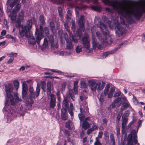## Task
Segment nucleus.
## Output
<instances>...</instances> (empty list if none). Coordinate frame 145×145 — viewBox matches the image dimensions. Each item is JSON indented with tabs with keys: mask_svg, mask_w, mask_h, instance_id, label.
<instances>
[{
	"mask_svg": "<svg viewBox=\"0 0 145 145\" xmlns=\"http://www.w3.org/2000/svg\"><path fill=\"white\" fill-rule=\"evenodd\" d=\"M105 4L111 6L121 16L126 19L130 18L131 16L139 20L143 13H145V0H143L139 5H131L125 7L122 1L119 2L115 0H102Z\"/></svg>",
	"mask_w": 145,
	"mask_h": 145,
	"instance_id": "nucleus-1",
	"label": "nucleus"
},
{
	"mask_svg": "<svg viewBox=\"0 0 145 145\" xmlns=\"http://www.w3.org/2000/svg\"><path fill=\"white\" fill-rule=\"evenodd\" d=\"M5 87L6 96L5 108H7V106H8L10 104L9 98L10 100L11 105H15L18 101H22L21 99L19 98L17 94L13 93H12L13 88L11 84H8L6 85Z\"/></svg>",
	"mask_w": 145,
	"mask_h": 145,
	"instance_id": "nucleus-2",
	"label": "nucleus"
},
{
	"mask_svg": "<svg viewBox=\"0 0 145 145\" xmlns=\"http://www.w3.org/2000/svg\"><path fill=\"white\" fill-rule=\"evenodd\" d=\"M94 23L95 24H97V23H98V27L101 29L104 35L106 37V38H103L101 35L98 32H96L97 36L101 42L102 43H106L107 42L106 38L109 37V33L106 25L101 21L100 18L98 16L95 17Z\"/></svg>",
	"mask_w": 145,
	"mask_h": 145,
	"instance_id": "nucleus-3",
	"label": "nucleus"
},
{
	"mask_svg": "<svg viewBox=\"0 0 145 145\" xmlns=\"http://www.w3.org/2000/svg\"><path fill=\"white\" fill-rule=\"evenodd\" d=\"M20 0H8L7 2V5H9L10 7L11 10L13 7L16 5L15 8L13 9L12 13H10L9 16L10 17L11 20L13 23L17 21L16 19V12H18L21 7V5L19 4Z\"/></svg>",
	"mask_w": 145,
	"mask_h": 145,
	"instance_id": "nucleus-4",
	"label": "nucleus"
},
{
	"mask_svg": "<svg viewBox=\"0 0 145 145\" xmlns=\"http://www.w3.org/2000/svg\"><path fill=\"white\" fill-rule=\"evenodd\" d=\"M107 24L111 29H113L115 28L116 34L119 37L121 36L126 33L125 28L121 25L117 20L115 21L114 24L113 22L109 21L107 22Z\"/></svg>",
	"mask_w": 145,
	"mask_h": 145,
	"instance_id": "nucleus-5",
	"label": "nucleus"
},
{
	"mask_svg": "<svg viewBox=\"0 0 145 145\" xmlns=\"http://www.w3.org/2000/svg\"><path fill=\"white\" fill-rule=\"evenodd\" d=\"M67 98L64 97V99L62 103V109L68 110L69 113L70 114L71 116L73 115L72 111L74 109V106L72 103H71L70 104L69 107V102Z\"/></svg>",
	"mask_w": 145,
	"mask_h": 145,
	"instance_id": "nucleus-6",
	"label": "nucleus"
},
{
	"mask_svg": "<svg viewBox=\"0 0 145 145\" xmlns=\"http://www.w3.org/2000/svg\"><path fill=\"white\" fill-rule=\"evenodd\" d=\"M127 99L125 97L123 96L121 98L118 97L111 104V106L112 108H115L117 106L120 107L123 103V102H126Z\"/></svg>",
	"mask_w": 145,
	"mask_h": 145,
	"instance_id": "nucleus-7",
	"label": "nucleus"
},
{
	"mask_svg": "<svg viewBox=\"0 0 145 145\" xmlns=\"http://www.w3.org/2000/svg\"><path fill=\"white\" fill-rule=\"evenodd\" d=\"M40 89V86L37 84L36 89L35 93L33 87H30L29 88V95L31 98H34L35 97H37L39 95Z\"/></svg>",
	"mask_w": 145,
	"mask_h": 145,
	"instance_id": "nucleus-8",
	"label": "nucleus"
},
{
	"mask_svg": "<svg viewBox=\"0 0 145 145\" xmlns=\"http://www.w3.org/2000/svg\"><path fill=\"white\" fill-rule=\"evenodd\" d=\"M29 29H28L26 26L21 25L20 26L19 30V34L21 37L25 36V37H28L30 33Z\"/></svg>",
	"mask_w": 145,
	"mask_h": 145,
	"instance_id": "nucleus-9",
	"label": "nucleus"
},
{
	"mask_svg": "<svg viewBox=\"0 0 145 145\" xmlns=\"http://www.w3.org/2000/svg\"><path fill=\"white\" fill-rule=\"evenodd\" d=\"M90 39L89 37L88 34L85 33L84 37L82 38L81 40L82 43L85 48L87 49H89L90 45L89 44V40Z\"/></svg>",
	"mask_w": 145,
	"mask_h": 145,
	"instance_id": "nucleus-10",
	"label": "nucleus"
},
{
	"mask_svg": "<svg viewBox=\"0 0 145 145\" xmlns=\"http://www.w3.org/2000/svg\"><path fill=\"white\" fill-rule=\"evenodd\" d=\"M87 91L84 90L83 91L80 95L79 102L81 103V105L82 104H86L87 103L86 101L88 98L87 96Z\"/></svg>",
	"mask_w": 145,
	"mask_h": 145,
	"instance_id": "nucleus-11",
	"label": "nucleus"
},
{
	"mask_svg": "<svg viewBox=\"0 0 145 145\" xmlns=\"http://www.w3.org/2000/svg\"><path fill=\"white\" fill-rule=\"evenodd\" d=\"M54 41L53 36L52 35H46V37L44 40V45L45 46H48L49 44L52 43V42Z\"/></svg>",
	"mask_w": 145,
	"mask_h": 145,
	"instance_id": "nucleus-12",
	"label": "nucleus"
},
{
	"mask_svg": "<svg viewBox=\"0 0 145 145\" xmlns=\"http://www.w3.org/2000/svg\"><path fill=\"white\" fill-rule=\"evenodd\" d=\"M88 85L92 91L95 92L97 89L98 83L95 80H91L89 81Z\"/></svg>",
	"mask_w": 145,
	"mask_h": 145,
	"instance_id": "nucleus-13",
	"label": "nucleus"
},
{
	"mask_svg": "<svg viewBox=\"0 0 145 145\" xmlns=\"http://www.w3.org/2000/svg\"><path fill=\"white\" fill-rule=\"evenodd\" d=\"M39 31L38 29L36 28V31L35 33V36L36 38V40L37 44H39L40 43V40L43 37V35L41 32H38Z\"/></svg>",
	"mask_w": 145,
	"mask_h": 145,
	"instance_id": "nucleus-14",
	"label": "nucleus"
},
{
	"mask_svg": "<svg viewBox=\"0 0 145 145\" xmlns=\"http://www.w3.org/2000/svg\"><path fill=\"white\" fill-rule=\"evenodd\" d=\"M84 17L83 15H81L78 20V24L80 29L83 31H84L85 29L84 25Z\"/></svg>",
	"mask_w": 145,
	"mask_h": 145,
	"instance_id": "nucleus-15",
	"label": "nucleus"
},
{
	"mask_svg": "<svg viewBox=\"0 0 145 145\" xmlns=\"http://www.w3.org/2000/svg\"><path fill=\"white\" fill-rule=\"evenodd\" d=\"M24 12L23 10H21L18 15V19H17V21L16 22V27H19L21 21L24 19Z\"/></svg>",
	"mask_w": 145,
	"mask_h": 145,
	"instance_id": "nucleus-16",
	"label": "nucleus"
},
{
	"mask_svg": "<svg viewBox=\"0 0 145 145\" xmlns=\"http://www.w3.org/2000/svg\"><path fill=\"white\" fill-rule=\"evenodd\" d=\"M92 41L93 48H97L99 49H101V44L97 41L95 38L93 36L92 37Z\"/></svg>",
	"mask_w": 145,
	"mask_h": 145,
	"instance_id": "nucleus-17",
	"label": "nucleus"
},
{
	"mask_svg": "<svg viewBox=\"0 0 145 145\" xmlns=\"http://www.w3.org/2000/svg\"><path fill=\"white\" fill-rule=\"evenodd\" d=\"M66 97L65 98H67L68 99L70 97L73 101H74L75 100V98L72 89L69 90L66 93Z\"/></svg>",
	"mask_w": 145,
	"mask_h": 145,
	"instance_id": "nucleus-18",
	"label": "nucleus"
},
{
	"mask_svg": "<svg viewBox=\"0 0 145 145\" xmlns=\"http://www.w3.org/2000/svg\"><path fill=\"white\" fill-rule=\"evenodd\" d=\"M80 110L81 113L87 112L88 111V108L87 104H82L80 105V108L79 109Z\"/></svg>",
	"mask_w": 145,
	"mask_h": 145,
	"instance_id": "nucleus-19",
	"label": "nucleus"
},
{
	"mask_svg": "<svg viewBox=\"0 0 145 145\" xmlns=\"http://www.w3.org/2000/svg\"><path fill=\"white\" fill-rule=\"evenodd\" d=\"M61 119L63 120H66L68 119V114L67 110L62 109L61 115Z\"/></svg>",
	"mask_w": 145,
	"mask_h": 145,
	"instance_id": "nucleus-20",
	"label": "nucleus"
},
{
	"mask_svg": "<svg viewBox=\"0 0 145 145\" xmlns=\"http://www.w3.org/2000/svg\"><path fill=\"white\" fill-rule=\"evenodd\" d=\"M128 120V118H123V116H122L121 118V120L122 121L121 129L122 131L125 130V127H126L127 124V123Z\"/></svg>",
	"mask_w": 145,
	"mask_h": 145,
	"instance_id": "nucleus-21",
	"label": "nucleus"
},
{
	"mask_svg": "<svg viewBox=\"0 0 145 145\" xmlns=\"http://www.w3.org/2000/svg\"><path fill=\"white\" fill-rule=\"evenodd\" d=\"M117 51V48H115L112 50L105 52L103 53L102 57L103 58H106L109 55L114 53Z\"/></svg>",
	"mask_w": 145,
	"mask_h": 145,
	"instance_id": "nucleus-22",
	"label": "nucleus"
},
{
	"mask_svg": "<svg viewBox=\"0 0 145 145\" xmlns=\"http://www.w3.org/2000/svg\"><path fill=\"white\" fill-rule=\"evenodd\" d=\"M26 37L29 38L28 41L29 44L34 45L36 43V39L33 36V35L30 34L28 37Z\"/></svg>",
	"mask_w": 145,
	"mask_h": 145,
	"instance_id": "nucleus-23",
	"label": "nucleus"
},
{
	"mask_svg": "<svg viewBox=\"0 0 145 145\" xmlns=\"http://www.w3.org/2000/svg\"><path fill=\"white\" fill-rule=\"evenodd\" d=\"M65 127L71 130L74 129V125L72 122L70 120H68L65 123Z\"/></svg>",
	"mask_w": 145,
	"mask_h": 145,
	"instance_id": "nucleus-24",
	"label": "nucleus"
},
{
	"mask_svg": "<svg viewBox=\"0 0 145 145\" xmlns=\"http://www.w3.org/2000/svg\"><path fill=\"white\" fill-rule=\"evenodd\" d=\"M98 86L97 87V90L100 91L102 90L104 88L105 85V83L103 81H100L97 83Z\"/></svg>",
	"mask_w": 145,
	"mask_h": 145,
	"instance_id": "nucleus-25",
	"label": "nucleus"
},
{
	"mask_svg": "<svg viewBox=\"0 0 145 145\" xmlns=\"http://www.w3.org/2000/svg\"><path fill=\"white\" fill-rule=\"evenodd\" d=\"M106 96L104 95V94H103V93H102L100 95V96L98 97V98L99 99V101L101 103L103 102L105 100Z\"/></svg>",
	"mask_w": 145,
	"mask_h": 145,
	"instance_id": "nucleus-26",
	"label": "nucleus"
},
{
	"mask_svg": "<svg viewBox=\"0 0 145 145\" xmlns=\"http://www.w3.org/2000/svg\"><path fill=\"white\" fill-rule=\"evenodd\" d=\"M66 48L69 50L72 49L73 47V46L72 43L70 41H69L68 40H66Z\"/></svg>",
	"mask_w": 145,
	"mask_h": 145,
	"instance_id": "nucleus-27",
	"label": "nucleus"
},
{
	"mask_svg": "<svg viewBox=\"0 0 145 145\" xmlns=\"http://www.w3.org/2000/svg\"><path fill=\"white\" fill-rule=\"evenodd\" d=\"M132 138V136L131 135H129L127 138V143L126 145H133Z\"/></svg>",
	"mask_w": 145,
	"mask_h": 145,
	"instance_id": "nucleus-28",
	"label": "nucleus"
},
{
	"mask_svg": "<svg viewBox=\"0 0 145 145\" xmlns=\"http://www.w3.org/2000/svg\"><path fill=\"white\" fill-rule=\"evenodd\" d=\"M90 127L89 124L87 121H84L82 125V127L86 130Z\"/></svg>",
	"mask_w": 145,
	"mask_h": 145,
	"instance_id": "nucleus-29",
	"label": "nucleus"
},
{
	"mask_svg": "<svg viewBox=\"0 0 145 145\" xmlns=\"http://www.w3.org/2000/svg\"><path fill=\"white\" fill-rule=\"evenodd\" d=\"M51 47L52 48L54 49L55 48H57L58 47V43L57 42H54V41L52 42V43H50Z\"/></svg>",
	"mask_w": 145,
	"mask_h": 145,
	"instance_id": "nucleus-30",
	"label": "nucleus"
},
{
	"mask_svg": "<svg viewBox=\"0 0 145 145\" xmlns=\"http://www.w3.org/2000/svg\"><path fill=\"white\" fill-rule=\"evenodd\" d=\"M110 87V86L109 85L107 84L103 91L102 92L103 93V94L106 96L108 94Z\"/></svg>",
	"mask_w": 145,
	"mask_h": 145,
	"instance_id": "nucleus-31",
	"label": "nucleus"
},
{
	"mask_svg": "<svg viewBox=\"0 0 145 145\" xmlns=\"http://www.w3.org/2000/svg\"><path fill=\"white\" fill-rule=\"evenodd\" d=\"M114 91L115 89L113 88H110L108 95V98H112Z\"/></svg>",
	"mask_w": 145,
	"mask_h": 145,
	"instance_id": "nucleus-32",
	"label": "nucleus"
},
{
	"mask_svg": "<svg viewBox=\"0 0 145 145\" xmlns=\"http://www.w3.org/2000/svg\"><path fill=\"white\" fill-rule=\"evenodd\" d=\"M91 8L92 9L98 11H100L101 8V6L99 5L96 6L91 5Z\"/></svg>",
	"mask_w": 145,
	"mask_h": 145,
	"instance_id": "nucleus-33",
	"label": "nucleus"
},
{
	"mask_svg": "<svg viewBox=\"0 0 145 145\" xmlns=\"http://www.w3.org/2000/svg\"><path fill=\"white\" fill-rule=\"evenodd\" d=\"M32 20H28L27 22L26 23V26L27 27V28L28 29H29L30 30L32 28Z\"/></svg>",
	"mask_w": 145,
	"mask_h": 145,
	"instance_id": "nucleus-34",
	"label": "nucleus"
},
{
	"mask_svg": "<svg viewBox=\"0 0 145 145\" xmlns=\"http://www.w3.org/2000/svg\"><path fill=\"white\" fill-rule=\"evenodd\" d=\"M67 13V14L65 16V18L67 20H69V19H71V11L70 10H68Z\"/></svg>",
	"mask_w": 145,
	"mask_h": 145,
	"instance_id": "nucleus-35",
	"label": "nucleus"
},
{
	"mask_svg": "<svg viewBox=\"0 0 145 145\" xmlns=\"http://www.w3.org/2000/svg\"><path fill=\"white\" fill-rule=\"evenodd\" d=\"M39 20L41 25H44L45 24V20L44 18V16L43 15H41L39 17Z\"/></svg>",
	"mask_w": 145,
	"mask_h": 145,
	"instance_id": "nucleus-36",
	"label": "nucleus"
},
{
	"mask_svg": "<svg viewBox=\"0 0 145 145\" xmlns=\"http://www.w3.org/2000/svg\"><path fill=\"white\" fill-rule=\"evenodd\" d=\"M128 43V42L127 41H125L121 44L120 45H117V46L115 47V48H117V50H118V49L120 48L121 47V46L122 45H125V44H127Z\"/></svg>",
	"mask_w": 145,
	"mask_h": 145,
	"instance_id": "nucleus-37",
	"label": "nucleus"
},
{
	"mask_svg": "<svg viewBox=\"0 0 145 145\" xmlns=\"http://www.w3.org/2000/svg\"><path fill=\"white\" fill-rule=\"evenodd\" d=\"M50 25L51 30L53 32H54V31L55 29V27L54 23L52 22H50Z\"/></svg>",
	"mask_w": 145,
	"mask_h": 145,
	"instance_id": "nucleus-38",
	"label": "nucleus"
},
{
	"mask_svg": "<svg viewBox=\"0 0 145 145\" xmlns=\"http://www.w3.org/2000/svg\"><path fill=\"white\" fill-rule=\"evenodd\" d=\"M26 102L27 105H29L32 104L33 103L34 101L31 98H29L26 99Z\"/></svg>",
	"mask_w": 145,
	"mask_h": 145,
	"instance_id": "nucleus-39",
	"label": "nucleus"
},
{
	"mask_svg": "<svg viewBox=\"0 0 145 145\" xmlns=\"http://www.w3.org/2000/svg\"><path fill=\"white\" fill-rule=\"evenodd\" d=\"M51 101L56 102V96L55 95L53 94H50V95Z\"/></svg>",
	"mask_w": 145,
	"mask_h": 145,
	"instance_id": "nucleus-40",
	"label": "nucleus"
},
{
	"mask_svg": "<svg viewBox=\"0 0 145 145\" xmlns=\"http://www.w3.org/2000/svg\"><path fill=\"white\" fill-rule=\"evenodd\" d=\"M110 138L111 139L110 143L112 145H114L115 144V140L114 138V135L112 134H111L110 135Z\"/></svg>",
	"mask_w": 145,
	"mask_h": 145,
	"instance_id": "nucleus-41",
	"label": "nucleus"
},
{
	"mask_svg": "<svg viewBox=\"0 0 145 145\" xmlns=\"http://www.w3.org/2000/svg\"><path fill=\"white\" fill-rule=\"evenodd\" d=\"M13 84L16 89H18V86L19 85V82L17 80H15L14 81Z\"/></svg>",
	"mask_w": 145,
	"mask_h": 145,
	"instance_id": "nucleus-42",
	"label": "nucleus"
},
{
	"mask_svg": "<svg viewBox=\"0 0 145 145\" xmlns=\"http://www.w3.org/2000/svg\"><path fill=\"white\" fill-rule=\"evenodd\" d=\"M69 20H67L66 21V22L64 24V26L67 31H69V28L68 24Z\"/></svg>",
	"mask_w": 145,
	"mask_h": 145,
	"instance_id": "nucleus-43",
	"label": "nucleus"
},
{
	"mask_svg": "<svg viewBox=\"0 0 145 145\" xmlns=\"http://www.w3.org/2000/svg\"><path fill=\"white\" fill-rule=\"evenodd\" d=\"M84 115L82 114H78V117L80 122L84 120Z\"/></svg>",
	"mask_w": 145,
	"mask_h": 145,
	"instance_id": "nucleus-44",
	"label": "nucleus"
},
{
	"mask_svg": "<svg viewBox=\"0 0 145 145\" xmlns=\"http://www.w3.org/2000/svg\"><path fill=\"white\" fill-rule=\"evenodd\" d=\"M76 51L77 53H79L82 51V48L81 46H78L76 48Z\"/></svg>",
	"mask_w": 145,
	"mask_h": 145,
	"instance_id": "nucleus-45",
	"label": "nucleus"
},
{
	"mask_svg": "<svg viewBox=\"0 0 145 145\" xmlns=\"http://www.w3.org/2000/svg\"><path fill=\"white\" fill-rule=\"evenodd\" d=\"M98 0H84V1H86L88 3L92 2L94 3L97 4L98 3Z\"/></svg>",
	"mask_w": 145,
	"mask_h": 145,
	"instance_id": "nucleus-46",
	"label": "nucleus"
},
{
	"mask_svg": "<svg viewBox=\"0 0 145 145\" xmlns=\"http://www.w3.org/2000/svg\"><path fill=\"white\" fill-rule=\"evenodd\" d=\"M27 86L25 81H24L22 83V89L27 90Z\"/></svg>",
	"mask_w": 145,
	"mask_h": 145,
	"instance_id": "nucleus-47",
	"label": "nucleus"
},
{
	"mask_svg": "<svg viewBox=\"0 0 145 145\" xmlns=\"http://www.w3.org/2000/svg\"><path fill=\"white\" fill-rule=\"evenodd\" d=\"M27 90H22V98H24L26 97L27 95Z\"/></svg>",
	"mask_w": 145,
	"mask_h": 145,
	"instance_id": "nucleus-48",
	"label": "nucleus"
},
{
	"mask_svg": "<svg viewBox=\"0 0 145 145\" xmlns=\"http://www.w3.org/2000/svg\"><path fill=\"white\" fill-rule=\"evenodd\" d=\"M129 114V112L128 111H126L124 113L122 116H123V118H128L127 117L128 116Z\"/></svg>",
	"mask_w": 145,
	"mask_h": 145,
	"instance_id": "nucleus-49",
	"label": "nucleus"
},
{
	"mask_svg": "<svg viewBox=\"0 0 145 145\" xmlns=\"http://www.w3.org/2000/svg\"><path fill=\"white\" fill-rule=\"evenodd\" d=\"M56 102L50 101V107L52 108H54L56 105Z\"/></svg>",
	"mask_w": 145,
	"mask_h": 145,
	"instance_id": "nucleus-50",
	"label": "nucleus"
},
{
	"mask_svg": "<svg viewBox=\"0 0 145 145\" xmlns=\"http://www.w3.org/2000/svg\"><path fill=\"white\" fill-rule=\"evenodd\" d=\"M80 84L81 87L86 88L87 87L86 84L84 81H81L80 83Z\"/></svg>",
	"mask_w": 145,
	"mask_h": 145,
	"instance_id": "nucleus-51",
	"label": "nucleus"
},
{
	"mask_svg": "<svg viewBox=\"0 0 145 145\" xmlns=\"http://www.w3.org/2000/svg\"><path fill=\"white\" fill-rule=\"evenodd\" d=\"M96 142L94 143V145H102L100 143L98 137L96 138Z\"/></svg>",
	"mask_w": 145,
	"mask_h": 145,
	"instance_id": "nucleus-52",
	"label": "nucleus"
},
{
	"mask_svg": "<svg viewBox=\"0 0 145 145\" xmlns=\"http://www.w3.org/2000/svg\"><path fill=\"white\" fill-rule=\"evenodd\" d=\"M121 92L119 91H116L114 93V97H117L120 95Z\"/></svg>",
	"mask_w": 145,
	"mask_h": 145,
	"instance_id": "nucleus-53",
	"label": "nucleus"
},
{
	"mask_svg": "<svg viewBox=\"0 0 145 145\" xmlns=\"http://www.w3.org/2000/svg\"><path fill=\"white\" fill-rule=\"evenodd\" d=\"M17 53L13 52H11L8 54L9 56V57H16L17 56Z\"/></svg>",
	"mask_w": 145,
	"mask_h": 145,
	"instance_id": "nucleus-54",
	"label": "nucleus"
},
{
	"mask_svg": "<svg viewBox=\"0 0 145 145\" xmlns=\"http://www.w3.org/2000/svg\"><path fill=\"white\" fill-rule=\"evenodd\" d=\"M71 28L73 31L75 32V25L74 22H73L72 24Z\"/></svg>",
	"mask_w": 145,
	"mask_h": 145,
	"instance_id": "nucleus-55",
	"label": "nucleus"
},
{
	"mask_svg": "<svg viewBox=\"0 0 145 145\" xmlns=\"http://www.w3.org/2000/svg\"><path fill=\"white\" fill-rule=\"evenodd\" d=\"M44 31L45 33L47 35H49V31L48 27H45L44 28Z\"/></svg>",
	"mask_w": 145,
	"mask_h": 145,
	"instance_id": "nucleus-56",
	"label": "nucleus"
},
{
	"mask_svg": "<svg viewBox=\"0 0 145 145\" xmlns=\"http://www.w3.org/2000/svg\"><path fill=\"white\" fill-rule=\"evenodd\" d=\"M122 104H123V105L126 108L129 107V104L128 103L123 102V103Z\"/></svg>",
	"mask_w": 145,
	"mask_h": 145,
	"instance_id": "nucleus-57",
	"label": "nucleus"
},
{
	"mask_svg": "<svg viewBox=\"0 0 145 145\" xmlns=\"http://www.w3.org/2000/svg\"><path fill=\"white\" fill-rule=\"evenodd\" d=\"M41 84L42 85L41 88L43 90H44V88L45 87V86H46L45 82H42L41 83Z\"/></svg>",
	"mask_w": 145,
	"mask_h": 145,
	"instance_id": "nucleus-58",
	"label": "nucleus"
},
{
	"mask_svg": "<svg viewBox=\"0 0 145 145\" xmlns=\"http://www.w3.org/2000/svg\"><path fill=\"white\" fill-rule=\"evenodd\" d=\"M78 87L77 86H74L73 89L75 94L77 93H78Z\"/></svg>",
	"mask_w": 145,
	"mask_h": 145,
	"instance_id": "nucleus-59",
	"label": "nucleus"
},
{
	"mask_svg": "<svg viewBox=\"0 0 145 145\" xmlns=\"http://www.w3.org/2000/svg\"><path fill=\"white\" fill-rule=\"evenodd\" d=\"M105 10L106 11L108 12L109 13H112L113 12V10L110 8H105Z\"/></svg>",
	"mask_w": 145,
	"mask_h": 145,
	"instance_id": "nucleus-60",
	"label": "nucleus"
},
{
	"mask_svg": "<svg viewBox=\"0 0 145 145\" xmlns=\"http://www.w3.org/2000/svg\"><path fill=\"white\" fill-rule=\"evenodd\" d=\"M91 128L94 131L97 130L98 129V127L96 125H93Z\"/></svg>",
	"mask_w": 145,
	"mask_h": 145,
	"instance_id": "nucleus-61",
	"label": "nucleus"
},
{
	"mask_svg": "<svg viewBox=\"0 0 145 145\" xmlns=\"http://www.w3.org/2000/svg\"><path fill=\"white\" fill-rule=\"evenodd\" d=\"M72 41L75 43H76L78 41V39L76 37H72Z\"/></svg>",
	"mask_w": 145,
	"mask_h": 145,
	"instance_id": "nucleus-62",
	"label": "nucleus"
},
{
	"mask_svg": "<svg viewBox=\"0 0 145 145\" xmlns=\"http://www.w3.org/2000/svg\"><path fill=\"white\" fill-rule=\"evenodd\" d=\"M47 88L51 89V84L50 82H47Z\"/></svg>",
	"mask_w": 145,
	"mask_h": 145,
	"instance_id": "nucleus-63",
	"label": "nucleus"
},
{
	"mask_svg": "<svg viewBox=\"0 0 145 145\" xmlns=\"http://www.w3.org/2000/svg\"><path fill=\"white\" fill-rule=\"evenodd\" d=\"M93 131V130L91 128L88 129L87 132V133L88 135H89L90 133H91Z\"/></svg>",
	"mask_w": 145,
	"mask_h": 145,
	"instance_id": "nucleus-64",
	"label": "nucleus"
}]
</instances>
